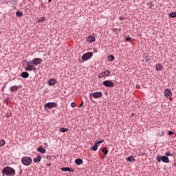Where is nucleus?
<instances>
[{
	"label": "nucleus",
	"mask_w": 176,
	"mask_h": 176,
	"mask_svg": "<svg viewBox=\"0 0 176 176\" xmlns=\"http://www.w3.org/2000/svg\"><path fill=\"white\" fill-rule=\"evenodd\" d=\"M2 174L3 175L14 176L16 174V170L14 168H11V166H6V168H3L2 170Z\"/></svg>",
	"instance_id": "obj_1"
},
{
	"label": "nucleus",
	"mask_w": 176,
	"mask_h": 176,
	"mask_svg": "<svg viewBox=\"0 0 176 176\" xmlns=\"http://www.w3.org/2000/svg\"><path fill=\"white\" fill-rule=\"evenodd\" d=\"M32 162V159L30 157H23L22 158V164L25 166H28L31 165Z\"/></svg>",
	"instance_id": "obj_2"
},
{
	"label": "nucleus",
	"mask_w": 176,
	"mask_h": 176,
	"mask_svg": "<svg viewBox=\"0 0 176 176\" xmlns=\"http://www.w3.org/2000/svg\"><path fill=\"white\" fill-rule=\"evenodd\" d=\"M102 97V92H94L89 94V98L91 100L92 98L94 99H99Z\"/></svg>",
	"instance_id": "obj_3"
},
{
	"label": "nucleus",
	"mask_w": 176,
	"mask_h": 176,
	"mask_svg": "<svg viewBox=\"0 0 176 176\" xmlns=\"http://www.w3.org/2000/svg\"><path fill=\"white\" fill-rule=\"evenodd\" d=\"M25 70H34L36 69V67H34L33 60L32 61H28L27 63V66L25 67Z\"/></svg>",
	"instance_id": "obj_4"
},
{
	"label": "nucleus",
	"mask_w": 176,
	"mask_h": 176,
	"mask_svg": "<svg viewBox=\"0 0 176 176\" xmlns=\"http://www.w3.org/2000/svg\"><path fill=\"white\" fill-rule=\"evenodd\" d=\"M92 56H93V53H91V52L85 53V54H83V56H82V61H87V60H89V58H91Z\"/></svg>",
	"instance_id": "obj_5"
},
{
	"label": "nucleus",
	"mask_w": 176,
	"mask_h": 176,
	"mask_svg": "<svg viewBox=\"0 0 176 176\" xmlns=\"http://www.w3.org/2000/svg\"><path fill=\"white\" fill-rule=\"evenodd\" d=\"M164 96H166V98L167 99H170L171 98V96H173V92L171 91V89H170L169 88H167L166 89L164 90Z\"/></svg>",
	"instance_id": "obj_6"
},
{
	"label": "nucleus",
	"mask_w": 176,
	"mask_h": 176,
	"mask_svg": "<svg viewBox=\"0 0 176 176\" xmlns=\"http://www.w3.org/2000/svg\"><path fill=\"white\" fill-rule=\"evenodd\" d=\"M103 85L108 87H115L114 82H113L110 80H106L105 81H103Z\"/></svg>",
	"instance_id": "obj_7"
},
{
	"label": "nucleus",
	"mask_w": 176,
	"mask_h": 176,
	"mask_svg": "<svg viewBox=\"0 0 176 176\" xmlns=\"http://www.w3.org/2000/svg\"><path fill=\"white\" fill-rule=\"evenodd\" d=\"M41 63H42L41 58H34L32 60L33 65H35L36 67L41 64Z\"/></svg>",
	"instance_id": "obj_8"
},
{
	"label": "nucleus",
	"mask_w": 176,
	"mask_h": 176,
	"mask_svg": "<svg viewBox=\"0 0 176 176\" xmlns=\"http://www.w3.org/2000/svg\"><path fill=\"white\" fill-rule=\"evenodd\" d=\"M56 102H47V104H45V107H47L49 109L54 108L56 107Z\"/></svg>",
	"instance_id": "obj_9"
},
{
	"label": "nucleus",
	"mask_w": 176,
	"mask_h": 176,
	"mask_svg": "<svg viewBox=\"0 0 176 176\" xmlns=\"http://www.w3.org/2000/svg\"><path fill=\"white\" fill-rule=\"evenodd\" d=\"M162 162H164L165 164H169L170 162V160L169 158L167 157V155H163L161 158Z\"/></svg>",
	"instance_id": "obj_10"
},
{
	"label": "nucleus",
	"mask_w": 176,
	"mask_h": 176,
	"mask_svg": "<svg viewBox=\"0 0 176 176\" xmlns=\"http://www.w3.org/2000/svg\"><path fill=\"white\" fill-rule=\"evenodd\" d=\"M157 135H159V136L164 135V131L163 129L158 128V129H157Z\"/></svg>",
	"instance_id": "obj_11"
},
{
	"label": "nucleus",
	"mask_w": 176,
	"mask_h": 176,
	"mask_svg": "<svg viewBox=\"0 0 176 176\" xmlns=\"http://www.w3.org/2000/svg\"><path fill=\"white\" fill-rule=\"evenodd\" d=\"M37 151L42 153V154H45V153H46V148H44L43 146H41L40 147H38Z\"/></svg>",
	"instance_id": "obj_12"
},
{
	"label": "nucleus",
	"mask_w": 176,
	"mask_h": 176,
	"mask_svg": "<svg viewBox=\"0 0 176 176\" xmlns=\"http://www.w3.org/2000/svg\"><path fill=\"white\" fill-rule=\"evenodd\" d=\"M75 164L76 165H82L83 161L81 158H77V160H75Z\"/></svg>",
	"instance_id": "obj_13"
},
{
	"label": "nucleus",
	"mask_w": 176,
	"mask_h": 176,
	"mask_svg": "<svg viewBox=\"0 0 176 176\" xmlns=\"http://www.w3.org/2000/svg\"><path fill=\"white\" fill-rule=\"evenodd\" d=\"M48 84H49V85H55V84H56L55 78H50L48 80Z\"/></svg>",
	"instance_id": "obj_14"
},
{
	"label": "nucleus",
	"mask_w": 176,
	"mask_h": 176,
	"mask_svg": "<svg viewBox=\"0 0 176 176\" xmlns=\"http://www.w3.org/2000/svg\"><path fill=\"white\" fill-rule=\"evenodd\" d=\"M19 87L17 85H13L12 87H10V91L12 92H15L16 91H18Z\"/></svg>",
	"instance_id": "obj_15"
},
{
	"label": "nucleus",
	"mask_w": 176,
	"mask_h": 176,
	"mask_svg": "<svg viewBox=\"0 0 176 176\" xmlns=\"http://www.w3.org/2000/svg\"><path fill=\"white\" fill-rule=\"evenodd\" d=\"M21 76L22 77H23V78H28L30 76V74L28 73V72H23L21 73Z\"/></svg>",
	"instance_id": "obj_16"
},
{
	"label": "nucleus",
	"mask_w": 176,
	"mask_h": 176,
	"mask_svg": "<svg viewBox=\"0 0 176 176\" xmlns=\"http://www.w3.org/2000/svg\"><path fill=\"white\" fill-rule=\"evenodd\" d=\"M163 68H164V66L163 65H162V64H156V65H155V69L156 70H162L163 69Z\"/></svg>",
	"instance_id": "obj_17"
},
{
	"label": "nucleus",
	"mask_w": 176,
	"mask_h": 176,
	"mask_svg": "<svg viewBox=\"0 0 176 176\" xmlns=\"http://www.w3.org/2000/svg\"><path fill=\"white\" fill-rule=\"evenodd\" d=\"M98 148V142H96V144H94V146H92L91 147V149L93 150L94 151H97Z\"/></svg>",
	"instance_id": "obj_18"
},
{
	"label": "nucleus",
	"mask_w": 176,
	"mask_h": 176,
	"mask_svg": "<svg viewBox=\"0 0 176 176\" xmlns=\"http://www.w3.org/2000/svg\"><path fill=\"white\" fill-rule=\"evenodd\" d=\"M126 161H128V162H133V161H135V157H133V155L128 157V158H126Z\"/></svg>",
	"instance_id": "obj_19"
},
{
	"label": "nucleus",
	"mask_w": 176,
	"mask_h": 176,
	"mask_svg": "<svg viewBox=\"0 0 176 176\" xmlns=\"http://www.w3.org/2000/svg\"><path fill=\"white\" fill-rule=\"evenodd\" d=\"M102 151L103 154L104 155V157H106V155H107V154L109 153V150H107V147H103V148H102Z\"/></svg>",
	"instance_id": "obj_20"
},
{
	"label": "nucleus",
	"mask_w": 176,
	"mask_h": 176,
	"mask_svg": "<svg viewBox=\"0 0 176 176\" xmlns=\"http://www.w3.org/2000/svg\"><path fill=\"white\" fill-rule=\"evenodd\" d=\"M42 157L41 155H38L36 158H34V162H41Z\"/></svg>",
	"instance_id": "obj_21"
},
{
	"label": "nucleus",
	"mask_w": 176,
	"mask_h": 176,
	"mask_svg": "<svg viewBox=\"0 0 176 176\" xmlns=\"http://www.w3.org/2000/svg\"><path fill=\"white\" fill-rule=\"evenodd\" d=\"M87 41L89 42H94L96 41V38L94 36H89L87 38Z\"/></svg>",
	"instance_id": "obj_22"
},
{
	"label": "nucleus",
	"mask_w": 176,
	"mask_h": 176,
	"mask_svg": "<svg viewBox=\"0 0 176 176\" xmlns=\"http://www.w3.org/2000/svg\"><path fill=\"white\" fill-rule=\"evenodd\" d=\"M61 133H66L69 131V129H65V127H61L59 130Z\"/></svg>",
	"instance_id": "obj_23"
},
{
	"label": "nucleus",
	"mask_w": 176,
	"mask_h": 176,
	"mask_svg": "<svg viewBox=\"0 0 176 176\" xmlns=\"http://www.w3.org/2000/svg\"><path fill=\"white\" fill-rule=\"evenodd\" d=\"M62 171H74L73 169H70V168H61Z\"/></svg>",
	"instance_id": "obj_24"
},
{
	"label": "nucleus",
	"mask_w": 176,
	"mask_h": 176,
	"mask_svg": "<svg viewBox=\"0 0 176 176\" xmlns=\"http://www.w3.org/2000/svg\"><path fill=\"white\" fill-rule=\"evenodd\" d=\"M169 16L170 18H176V12H170L169 14Z\"/></svg>",
	"instance_id": "obj_25"
},
{
	"label": "nucleus",
	"mask_w": 176,
	"mask_h": 176,
	"mask_svg": "<svg viewBox=\"0 0 176 176\" xmlns=\"http://www.w3.org/2000/svg\"><path fill=\"white\" fill-rule=\"evenodd\" d=\"M111 74V71L110 70H104V76H109Z\"/></svg>",
	"instance_id": "obj_26"
},
{
	"label": "nucleus",
	"mask_w": 176,
	"mask_h": 176,
	"mask_svg": "<svg viewBox=\"0 0 176 176\" xmlns=\"http://www.w3.org/2000/svg\"><path fill=\"white\" fill-rule=\"evenodd\" d=\"M16 16H23V14L22 11H16Z\"/></svg>",
	"instance_id": "obj_27"
},
{
	"label": "nucleus",
	"mask_w": 176,
	"mask_h": 176,
	"mask_svg": "<svg viewBox=\"0 0 176 176\" xmlns=\"http://www.w3.org/2000/svg\"><path fill=\"white\" fill-rule=\"evenodd\" d=\"M104 72H102L98 74L99 78H102V77H104Z\"/></svg>",
	"instance_id": "obj_28"
},
{
	"label": "nucleus",
	"mask_w": 176,
	"mask_h": 176,
	"mask_svg": "<svg viewBox=\"0 0 176 176\" xmlns=\"http://www.w3.org/2000/svg\"><path fill=\"white\" fill-rule=\"evenodd\" d=\"M45 16H41V18H39L38 22H43V21H45Z\"/></svg>",
	"instance_id": "obj_29"
},
{
	"label": "nucleus",
	"mask_w": 176,
	"mask_h": 176,
	"mask_svg": "<svg viewBox=\"0 0 176 176\" xmlns=\"http://www.w3.org/2000/svg\"><path fill=\"white\" fill-rule=\"evenodd\" d=\"M4 144H6V142L3 139H1V140H0V146H4Z\"/></svg>",
	"instance_id": "obj_30"
},
{
	"label": "nucleus",
	"mask_w": 176,
	"mask_h": 176,
	"mask_svg": "<svg viewBox=\"0 0 176 176\" xmlns=\"http://www.w3.org/2000/svg\"><path fill=\"white\" fill-rule=\"evenodd\" d=\"M156 160H157V162H161V161H162V157H161V155H158V156L157 157Z\"/></svg>",
	"instance_id": "obj_31"
},
{
	"label": "nucleus",
	"mask_w": 176,
	"mask_h": 176,
	"mask_svg": "<svg viewBox=\"0 0 176 176\" xmlns=\"http://www.w3.org/2000/svg\"><path fill=\"white\" fill-rule=\"evenodd\" d=\"M165 155H166V157L168 158V157H173V154H170V153H166Z\"/></svg>",
	"instance_id": "obj_32"
},
{
	"label": "nucleus",
	"mask_w": 176,
	"mask_h": 176,
	"mask_svg": "<svg viewBox=\"0 0 176 176\" xmlns=\"http://www.w3.org/2000/svg\"><path fill=\"white\" fill-rule=\"evenodd\" d=\"M109 58H110V61H113L115 60L114 56H112V55L109 56Z\"/></svg>",
	"instance_id": "obj_33"
},
{
	"label": "nucleus",
	"mask_w": 176,
	"mask_h": 176,
	"mask_svg": "<svg viewBox=\"0 0 176 176\" xmlns=\"http://www.w3.org/2000/svg\"><path fill=\"white\" fill-rule=\"evenodd\" d=\"M150 60H151V58H149V57H146V58H145L146 63H148V61H150Z\"/></svg>",
	"instance_id": "obj_34"
},
{
	"label": "nucleus",
	"mask_w": 176,
	"mask_h": 176,
	"mask_svg": "<svg viewBox=\"0 0 176 176\" xmlns=\"http://www.w3.org/2000/svg\"><path fill=\"white\" fill-rule=\"evenodd\" d=\"M12 113H9L8 112V113H6V117L9 118L10 116H12Z\"/></svg>",
	"instance_id": "obj_35"
},
{
	"label": "nucleus",
	"mask_w": 176,
	"mask_h": 176,
	"mask_svg": "<svg viewBox=\"0 0 176 176\" xmlns=\"http://www.w3.org/2000/svg\"><path fill=\"white\" fill-rule=\"evenodd\" d=\"M104 142V140H98V142H97V146H98V144H100V143H102Z\"/></svg>",
	"instance_id": "obj_36"
},
{
	"label": "nucleus",
	"mask_w": 176,
	"mask_h": 176,
	"mask_svg": "<svg viewBox=\"0 0 176 176\" xmlns=\"http://www.w3.org/2000/svg\"><path fill=\"white\" fill-rule=\"evenodd\" d=\"M168 135H173V134H174V132H173V131H168Z\"/></svg>",
	"instance_id": "obj_37"
},
{
	"label": "nucleus",
	"mask_w": 176,
	"mask_h": 176,
	"mask_svg": "<svg viewBox=\"0 0 176 176\" xmlns=\"http://www.w3.org/2000/svg\"><path fill=\"white\" fill-rule=\"evenodd\" d=\"M131 36H126V41H131Z\"/></svg>",
	"instance_id": "obj_38"
},
{
	"label": "nucleus",
	"mask_w": 176,
	"mask_h": 176,
	"mask_svg": "<svg viewBox=\"0 0 176 176\" xmlns=\"http://www.w3.org/2000/svg\"><path fill=\"white\" fill-rule=\"evenodd\" d=\"M71 105H72V107H76V102H72Z\"/></svg>",
	"instance_id": "obj_39"
},
{
	"label": "nucleus",
	"mask_w": 176,
	"mask_h": 176,
	"mask_svg": "<svg viewBox=\"0 0 176 176\" xmlns=\"http://www.w3.org/2000/svg\"><path fill=\"white\" fill-rule=\"evenodd\" d=\"M147 4H150V7H153L152 1H150L149 3H147Z\"/></svg>",
	"instance_id": "obj_40"
},
{
	"label": "nucleus",
	"mask_w": 176,
	"mask_h": 176,
	"mask_svg": "<svg viewBox=\"0 0 176 176\" xmlns=\"http://www.w3.org/2000/svg\"><path fill=\"white\" fill-rule=\"evenodd\" d=\"M84 104V102H82L80 104V107H82Z\"/></svg>",
	"instance_id": "obj_41"
},
{
	"label": "nucleus",
	"mask_w": 176,
	"mask_h": 176,
	"mask_svg": "<svg viewBox=\"0 0 176 176\" xmlns=\"http://www.w3.org/2000/svg\"><path fill=\"white\" fill-rule=\"evenodd\" d=\"M119 19H120V21H122V19H124V18H122V16H120Z\"/></svg>",
	"instance_id": "obj_42"
},
{
	"label": "nucleus",
	"mask_w": 176,
	"mask_h": 176,
	"mask_svg": "<svg viewBox=\"0 0 176 176\" xmlns=\"http://www.w3.org/2000/svg\"><path fill=\"white\" fill-rule=\"evenodd\" d=\"M12 2L16 3V0H12Z\"/></svg>",
	"instance_id": "obj_43"
},
{
	"label": "nucleus",
	"mask_w": 176,
	"mask_h": 176,
	"mask_svg": "<svg viewBox=\"0 0 176 176\" xmlns=\"http://www.w3.org/2000/svg\"><path fill=\"white\" fill-rule=\"evenodd\" d=\"M136 88L140 89V85H136Z\"/></svg>",
	"instance_id": "obj_44"
},
{
	"label": "nucleus",
	"mask_w": 176,
	"mask_h": 176,
	"mask_svg": "<svg viewBox=\"0 0 176 176\" xmlns=\"http://www.w3.org/2000/svg\"><path fill=\"white\" fill-rule=\"evenodd\" d=\"M51 164H47V166H50Z\"/></svg>",
	"instance_id": "obj_45"
},
{
	"label": "nucleus",
	"mask_w": 176,
	"mask_h": 176,
	"mask_svg": "<svg viewBox=\"0 0 176 176\" xmlns=\"http://www.w3.org/2000/svg\"><path fill=\"white\" fill-rule=\"evenodd\" d=\"M48 2H52V0H48Z\"/></svg>",
	"instance_id": "obj_46"
},
{
	"label": "nucleus",
	"mask_w": 176,
	"mask_h": 176,
	"mask_svg": "<svg viewBox=\"0 0 176 176\" xmlns=\"http://www.w3.org/2000/svg\"><path fill=\"white\" fill-rule=\"evenodd\" d=\"M131 115H132V116H134V115H135V113H131Z\"/></svg>",
	"instance_id": "obj_47"
}]
</instances>
